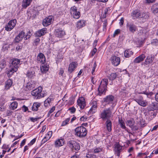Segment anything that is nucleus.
I'll use <instances>...</instances> for the list:
<instances>
[{
  "mask_svg": "<svg viewBox=\"0 0 158 158\" xmlns=\"http://www.w3.org/2000/svg\"><path fill=\"white\" fill-rule=\"evenodd\" d=\"M108 80L107 79L105 78L102 79L101 82L98 88V95H101L102 94H105L107 90V85L108 84Z\"/></svg>",
  "mask_w": 158,
  "mask_h": 158,
  "instance_id": "obj_2",
  "label": "nucleus"
},
{
  "mask_svg": "<svg viewBox=\"0 0 158 158\" xmlns=\"http://www.w3.org/2000/svg\"><path fill=\"white\" fill-rule=\"evenodd\" d=\"M54 34L55 36L59 38H62L65 34V31L61 28L56 29Z\"/></svg>",
  "mask_w": 158,
  "mask_h": 158,
  "instance_id": "obj_13",
  "label": "nucleus"
},
{
  "mask_svg": "<svg viewBox=\"0 0 158 158\" xmlns=\"http://www.w3.org/2000/svg\"><path fill=\"white\" fill-rule=\"evenodd\" d=\"M112 112L110 108L104 110L101 113V118L103 120L109 119L111 117Z\"/></svg>",
  "mask_w": 158,
  "mask_h": 158,
  "instance_id": "obj_4",
  "label": "nucleus"
},
{
  "mask_svg": "<svg viewBox=\"0 0 158 158\" xmlns=\"http://www.w3.org/2000/svg\"><path fill=\"white\" fill-rule=\"evenodd\" d=\"M52 134V131H50L48 132L47 134L46 135L45 137H46L47 139H49L51 138Z\"/></svg>",
  "mask_w": 158,
  "mask_h": 158,
  "instance_id": "obj_47",
  "label": "nucleus"
},
{
  "mask_svg": "<svg viewBox=\"0 0 158 158\" xmlns=\"http://www.w3.org/2000/svg\"><path fill=\"white\" fill-rule=\"evenodd\" d=\"M26 141V139H24L22 141L20 145V146L21 148L25 144Z\"/></svg>",
  "mask_w": 158,
  "mask_h": 158,
  "instance_id": "obj_59",
  "label": "nucleus"
},
{
  "mask_svg": "<svg viewBox=\"0 0 158 158\" xmlns=\"http://www.w3.org/2000/svg\"><path fill=\"white\" fill-rule=\"evenodd\" d=\"M36 139L34 138L32 139L30 142V143L29 144V145H33L35 142Z\"/></svg>",
  "mask_w": 158,
  "mask_h": 158,
  "instance_id": "obj_61",
  "label": "nucleus"
},
{
  "mask_svg": "<svg viewBox=\"0 0 158 158\" xmlns=\"http://www.w3.org/2000/svg\"><path fill=\"white\" fill-rule=\"evenodd\" d=\"M68 110L70 111V112L72 113H74L76 111V109L74 106H72L69 108L68 109Z\"/></svg>",
  "mask_w": 158,
  "mask_h": 158,
  "instance_id": "obj_49",
  "label": "nucleus"
},
{
  "mask_svg": "<svg viewBox=\"0 0 158 158\" xmlns=\"http://www.w3.org/2000/svg\"><path fill=\"white\" fill-rule=\"evenodd\" d=\"M70 12V14L75 19H78L81 16L80 12L77 10V7L75 6L71 7Z\"/></svg>",
  "mask_w": 158,
  "mask_h": 158,
  "instance_id": "obj_6",
  "label": "nucleus"
},
{
  "mask_svg": "<svg viewBox=\"0 0 158 158\" xmlns=\"http://www.w3.org/2000/svg\"><path fill=\"white\" fill-rule=\"evenodd\" d=\"M135 121L132 118H131L130 120H128L127 121L126 124L127 126L131 128H132L135 124Z\"/></svg>",
  "mask_w": 158,
  "mask_h": 158,
  "instance_id": "obj_34",
  "label": "nucleus"
},
{
  "mask_svg": "<svg viewBox=\"0 0 158 158\" xmlns=\"http://www.w3.org/2000/svg\"><path fill=\"white\" fill-rule=\"evenodd\" d=\"M42 88L41 86H39L33 90L31 92V94L36 99L41 98L46 95V93H44V91L42 92Z\"/></svg>",
  "mask_w": 158,
  "mask_h": 158,
  "instance_id": "obj_1",
  "label": "nucleus"
},
{
  "mask_svg": "<svg viewBox=\"0 0 158 158\" xmlns=\"http://www.w3.org/2000/svg\"><path fill=\"white\" fill-rule=\"evenodd\" d=\"M105 124H106V129L107 131L109 132L111 131L112 130V122L111 121H110L109 119H107L106 122Z\"/></svg>",
  "mask_w": 158,
  "mask_h": 158,
  "instance_id": "obj_28",
  "label": "nucleus"
},
{
  "mask_svg": "<svg viewBox=\"0 0 158 158\" xmlns=\"http://www.w3.org/2000/svg\"><path fill=\"white\" fill-rule=\"evenodd\" d=\"M49 140L48 139H47L46 137L45 136L41 141V144H42L44 143Z\"/></svg>",
  "mask_w": 158,
  "mask_h": 158,
  "instance_id": "obj_53",
  "label": "nucleus"
},
{
  "mask_svg": "<svg viewBox=\"0 0 158 158\" xmlns=\"http://www.w3.org/2000/svg\"><path fill=\"white\" fill-rule=\"evenodd\" d=\"M64 70L62 68H60V70L59 73V74L61 76H62L63 73H64Z\"/></svg>",
  "mask_w": 158,
  "mask_h": 158,
  "instance_id": "obj_63",
  "label": "nucleus"
},
{
  "mask_svg": "<svg viewBox=\"0 0 158 158\" xmlns=\"http://www.w3.org/2000/svg\"><path fill=\"white\" fill-rule=\"evenodd\" d=\"M117 74L115 73H111L108 76L109 79L111 81L114 80L117 77Z\"/></svg>",
  "mask_w": 158,
  "mask_h": 158,
  "instance_id": "obj_43",
  "label": "nucleus"
},
{
  "mask_svg": "<svg viewBox=\"0 0 158 158\" xmlns=\"http://www.w3.org/2000/svg\"><path fill=\"white\" fill-rule=\"evenodd\" d=\"M86 24V21L82 19L81 20L77 22L76 27L80 29L85 26Z\"/></svg>",
  "mask_w": 158,
  "mask_h": 158,
  "instance_id": "obj_23",
  "label": "nucleus"
},
{
  "mask_svg": "<svg viewBox=\"0 0 158 158\" xmlns=\"http://www.w3.org/2000/svg\"><path fill=\"white\" fill-rule=\"evenodd\" d=\"M37 60L38 63L44 64L45 62V58L43 54L40 53L37 56Z\"/></svg>",
  "mask_w": 158,
  "mask_h": 158,
  "instance_id": "obj_19",
  "label": "nucleus"
},
{
  "mask_svg": "<svg viewBox=\"0 0 158 158\" xmlns=\"http://www.w3.org/2000/svg\"><path fill=\"white\" fill-rule=\"evenodd\" d=\"M122 148V146H120L119 144L117 143L115 145L114 150L117 154V156H119L120 152H121Z\"/></svg>",
  "mask_w": 158,
  "mask_h": 158,
  "instance_id": "obj_25",
  "label": "nucleus"
},
{
  "mask_svg": "<svg viewBox=\"0 0 158 158\" xmlns=\"http://www.w3.org/2000/svg\"><path fill=\"white\" fill-rule=\"evenodd\" d=\"M12 83V81L11 79H9L7 80L5 82V89L6 90L9 89L11 86Z\"/></svg>",
  "mask_w": 158,
  "mask_h": 158,
  "instance_id": "obj_33",
  "label": "nucleus"
},
{
  "mask_svg": "<svg viewBox=\"0 0 158 158\" xmlns=\"http://www.w3.org/2000/svg\"><path fill=\"white\" fill-rule=\"evenodd\" d=\"M110 60L112 64L115 66H118L120 62V58L114 56L111 57Z\"/></svg>",
  "mask_w": 158,
  "mask_h": 158,
  "instance_id": "obj_15",
  "label": "nucleus"
},
{
  "mask_svg": "<svg viewBox=\"0 0 158 158\" xmlns=\"http://www.w3.org/2000/svg\"><path fill=\"white\" fill-rule=\"evenodd\" d=\"M118 123L121 128L123 129H125L126 128L125 123L122 118H119Z\"/></svg>",
  "mask_w": 158,
  "mask_h": 158,
  "instance_id": "obj_41",
  "label": "nucleus"
},
{
  "mask_svg": "<svg viewBox=\"0 0 158 158\" xmlns=\"http://www.w3.org/2000/svg\"><path fill=\"white\" fill-rule=\"evenodd\" d=\"M68 146L72 149V150H79L80 149L79 144L74 141L71 140L69 142Z\"/></svg>",
  "mask_w": 158,
  "mask_h": 158,
  "instance_id": "obj_10",
  "label": "nucleus"
},
{
  "mask_svg": "<svg viewBox=\"0 0 158 158\" xmlns=\"http://www.w3.org/2000/svg\"><path fill=\"white\" fill-rule=\"evenodd\" d=\"M48 66V65L45 64L41 66L40 70L43 73H45L47 72L49 68V67Z\"/></svg>",
  "mask_w": 158,
  "mask_h": 158,
  "instance_id": "obj_42",
  "label": "nucleus"
},
{
  "mask_svg": "<svg viewBox=\"0 0 158 158\" xmlns=\"http://www.w3.org/2000/svg\"><path fill=\"white\" fill-rule=\"evenodd\" d=\"M97 51V49L96 48H94L93 51L91 52V54L92 56H94V55L96 53Z\"/></svg>",
  "mask_w": 158,
  "mask_h": 158,
  "instance_id": "obj_57",
  "label": "nucleus"
},
{
  "mask_svg": "<svg viewBox=\"0 0 158 158\" xmlns=\"http://www.w3.org/2000/svg\"><path fill=\"white\" fill-rule=\"evenodd\" d=\"M140 13L138 10H135L132 13V16L133 19H135L137 18H140Z\"/></svg>",
  "mask_w": 158,
  "mask_h": 158,
  "instance_id": "obj_30",
  "label": "nucleus"
},
{
  "mask_svg": "<svg viewBox=\"0 0 158 158\" xmlns=\"http://www.w3.org/2000/svg\"><path fill=\"white\" fill-rule=\"evenodd\" d=\"M32 0H23L22 4V6L25 8H26L29 6Z\"/></svg>",
  "mask_w": 158,
  "mask_h": 158,
  "instance_id": "obj_31",
  "label": "nucleus"
},
{
  "mask_svg": "<svg viewBox=\"0 0 158 158\" xmlns=\"http://www.w3.org/2000/svg\"><path fill=\"white\" fill-rule=\"evenodd\" d=\"M70 120V118H69L66 119L64 120L63 121L62 123L61 126H66L68 124V123Z\"/></svg>",
  "mask_w": 158,
  "mask_h": 158,
  "instance_id": "obj_44",
  "label": "nucleus"
},
{
  "mask_svg": "<svg viewBox=\"0 0 158 158\" xmlns=\"http://www.w3.org/2000/svg\"><path fill=\"white\" fill-rule=\"evenodd\" d=\"M151 11L155 15H158V3H156L152 6Z\"/></svg>",
  "mask_w": 158,
  "mask_h": 158,
  "instance_id": "obj_27",
  "label": "nucleus"
},
{
  "mask_svg": "<svg viewBox=\"0 0 158 158\" xmlns=\"http://www.w3.org/2000/svg\"><path fill=\"white\" fill-rule=\"evenodd\" d=\"M25 35V32L23 31L19 33V35L15 38V41L16 42L18 43L21 41Z\"/></svg>",
  "mask_w": 158,
  "mask_h": 158,
  "instance_id": "obj_22",
  "label": "nucleus"
},
{
  "mask_svg": "<svg viewBox=\"0 0 158 158\" xmlns=\"http://www.w3.org/2000/svg\"><path fill=\"white\" fill-rule=\"evenodd\" d=\"M46 125H44L43 127L42 128V129L40 131V133H43L45 130L46 128Z\"/></svg>",
  "mask_w": 158,
  "mask_h": 158,
  "instance_id": "obj_60",
  "label": "nucleus"
},
{
  "mask_svg": "<svg viewBox=\"0 0 158 158\" xmlns=\"http://www.w3.org/2000/svg\"><path fill=\"white\" fill-rule=\"evenodd\" d=\"M38 119V118H34L33 117H31V118H30V119L31 121V122H34L35 121H37Z\"/></svg>",
  "mask_w": 158,
  "mask_h": 158,
  "instance_id": "obj_62",
  "label": "nucleus"
},
{
  "mask_svg": "<svg viewBox=\"0 0 158 158\" xmlns=\"http://www.w3.org/2000/svg\"><path fill=\"white\" fill-rule=\"evenodd\" d=\"M86 157L87 158H94L95 157V156L94 155L87 154L86 155Z\"/></svg>",
  "mask_w": 158,
  "mask_h": 158,
  "instance_id": "obj_55",
  "label": "nucleus"
},
{
  "mask_svg": "<svg viewBox=\"0 0 158 158\" xmlns=\"http://www.w3.org/2000/svg\"><path fill=\"white\" fill-rule=\"evenodd\" d=\"M97 66V65L96 62H94V64L93 67V68L92 69V73L93 75L94 74V73L95 72V69L96 68Z\"/></svg>",
  "mask_w": 158,
  "mask_h": 158,
  "instance_id": "obj_51",
  "label": "nucleus"
},
{
  "mask_svg": "<svg viewBox=\"0 0 158 158\" xmlns=\"http://www.w3.org/2000/svg\"><path fill=\"white\" fill-rule=\"evenodd\" d=\"M18 105V104L16 102H13L10 104V109L14 110L17 108Z\"/></svg>",
  "mask_w": 158,
  "mask_h": 158,
  "instance_id": "obj_38",
  "label": "nucleus"
},
{
  "mask_svg": "<svg viewBox=\"0 0 158 158\" xmlns=\"http://www.w3.org/2000/svg\"><path fill=\"white\" fill-rule=\"evenodd\" d=\"M17 70L18 69L16 68L12 67L11 66H10V69L7 73L8 76L9 77H10L14 73L16 72Z\"/></svg>",
  "mask_w": 158,
  "mask_h": 158,
  "instance_id": "obj_32",
  "label": "nucleus"
},
{
  "mask_svg": "<svg viewBox=\"0 0 158 158\" xmlns=\"http://www.w3.org/2000/svg\"><path fill=\"white\" fill-rule=\"evenodd\" d=\"M91 107L88 113L89 114H92L95 113L98 107L97 102L95 100H92L91 102Z\"/></svg>",
  "mask_w": 158,
  "mask_h": 158,
  "instance_id": "obj_7",
  "label": "nucleus"
},
{
  "mask_svg": "<svg viewBox=\"0 0 158 158\" xmlns=\"http://www.w3.org/2000/svg\"><path fill=\"white\" fill-rule=\"evenodd\" d=\"M20 60L18 59L15 58L11 60V64L10 66L12 67H14L18 69L19 66L20 65Z\"/></svg>",
  "mask_w": 158,
  "mask_h": 158,
  "instance_id": "obj_17",
  "label": "nucleus"
},
{
  "mask_svg": "<svg viewBox=\"0 0 158 158\" xmlns=\"http://www.w3.org/2000/svg\"><path fill=\"white\" fill-rule=\"evenodd\" d=\"M46 33L47 28L44 27L39 30L36 32L35 35L36 36L40 37L44 35Z\"/></svg>",
  "mask_w": 158,
  "mask_h": 158,
  "instance_id": "obj_20",
  "label": "nucleus"
},
{
  "mask_svg": "<svg viewBox=\"0 0 158 158\" xmlns=\"http://www.w3.org/2000/svg\"><path fill=\"white\" fill-rule=\"evenodd\" d=\"M155 58V56L152 54L150 56H148L145 60L143 64L146 67L150 66V65L153 64V62Z\"/></svg>",
  "mask_w": 158,
  "mask_h": 158,
  "instance_id": "obj_5",
  "label": "nucleus"
},
{
  "mask_svg": "<svg viewBox=\"0 0 158 158\" xmlns=\"http://www.w3.org/2000/svg\"><path fill=\"white\" fill-rule=\"evenodd\" d=\"M40 41V39L39 38H37L35 39L34 41L33 44L35 46L38 45Z\"/></svg>",
  "mask_w": 158,
  "mask_h": 158,
  "instance_id": "obj_48",
  "label": "nucleus"
},
{
  "mask_svg": "<svg viewBox=\"0 0 158 158\" xmlns=\"http://www.w3.org/2000/svg\"><path fill=\"white\" fill-rule=\"evenodd\" d=\"M120 29H117L116 30L113 35V37H115L116 35L120 33Z\"/></svg>",
  "mask_w": 158,
  "mask_h": 158,
  "instance_id": "obj_52",
  "label": "nucleus"
},
{
  "mask_svg": "<svg viewBox=\"0 0 158 158\" xmlns=\"http://www.w3.org/2000/svg\"><path fill=\"white\" fill-rule=\"evenodd\" d=\"M124 22V19L123 17L122 18L119 22V24L120 26H122L123 25Z\"/></svg>",
  "mask_w": 158,
  "mask_h": 158,
  "instance_id": "obj_58",
  "label": "nucleus"
},
{
  "mask_svg": "<svg viewBox=\"0 0 158 158\" xmlns=\"http://www.w3.org/2000/svg\"><path fill=\"white\" fill-rule=\"evenodd\" d=\"M127 27L129 29V31L132 33H134L136 29V26L132 23H127Z\"/></svg>",
  "mask_w": 158,
  "mask_h": 158,
  "instance_id": "obj_18",
  "label": "nucleus"
},
{
  "mask_svg": "<svg viewBox=\"0 0 158 158\" xmlns=\"http://www.w3.org/2000/svg\"><path fill=\"white\" fill-rule=\"evenodd\" d=\"M114 97L112 95H109L107 96L105 98L103 99L104 102H106L108 103H112L113 101Z\"/></svg>",
  "mask_w": 158,
  "mask_h": 158,
  "instance_id": "obj_26",
  "label": "nucleus"
},
{
  "mask_svg": "<svg viewBox=\"0 0 158 158\" xmlns=\"http://www.w3.org/2000/svg\"><path fill=\"white\" fill-rule=\"evenodd\" d=\"M77 62H72L70 63L69 66L68 72L70 74L72 73L77 68Z\"/></svg>",
  "mask_w": 158,
  "mask_h": 158,
  "instance_id": "obj_16",
  "label": "nucleus"
},
{
  "mask_svg": "<svg viewBox=\"0 0 158 158\" xmlns=\"http://www.w3.org/2000/svg\"><path fill=\"white\" fill-rule=\"evenodd\" d=\"M40 103L36 102L34 103L32 107V110L34 111H36L38 109V108L40 106Z\"/></svg>",
  "mask_w": 158,
  "mask_h": 158,
  "instance_id": "obj_35",
  "label": "nucleus"
},
{
  "mask_svg": "<svg viewBox=\"0 0 158 158\" xmlns=\"http://www.w3.org/2000/svg\"><path fill=\"white\" fill-rule=\"evenodd\" d=\"M6 62L5 60H2L0 61V68L3 69L6 66Z\"/></svg>",
  "mask_w": 158,
  "mask_h": 158,
  "instance_id": "obj_45",
  "label": "nucleus"
},
{
  "mask_svg": "<svg viewBox=\"0 0 158 158\" xmlns=\"http://www.w3.org/2000/svg\"><path fill=\"white\" fill-rule=\"evenodd\" d=\"M13 112L10 110H7L6 111V114L7 116H10L12 114Z\"/></svg>",
  "mask_w": 158,
  "mask_h": 158,
  "instance_id": "obj_54",
  "label": "nucleus"
},
{
  "mask_svg": "<svg viewBox=\"0 0 158 158\" xmlns=\"http://www.w3.org/2000/svg\"><path fill=\"white\" fill-rule=\"evenodd\" d=\"M64 139H58L55 142V145L56 147H60L64 145Z\"/></svg>",
  "mask_w": 158,
  "mask_h": 158,
  "instance_id": "obj_29",
  "label": "nucleus"
},
{
  "mask_svg": "<svg viewBox=\"0 0 158 158\" xmlns=\"http://www.w3.org/2000/svg\"><path fill=\"white\" fill-rule=\"evenodd\" d=\"M76 136L79 138H82L85 136L87 134L86 129L83 126L78 127L75 130Z\"/></svg>",
  "mask_w": 158,
  "mask_h": 158,
  "instance_id": "obj_3",
  "label": "nucleus"
},
{
  "mask_svg": "<svg viewBox=\"0 0 158 158\" xmlns=\"http://www.w3.org/2000/svg\"><path fill=\"white\" fill-rule=\"evenodd\" d=\"M55 109V106L52 107L51 109L50 110L49 112V114H51L53 112Z\"/></svg>",
  "mask_w": 158,
  "mask_h": 158,
  "instance_id": "obj_64",
  "label": "nucleus"
},
{
  "mask_svg": "<svg viewBox=\"0 0 158 158\" xmlns=\"http://www.w3.org/2000/svg\"><path fill=\"white\" fill-rule=\"evenodd\" d=\"M16 23L17 21L15 19L10 20L6 25L5 27V29L7 31H10L15 27Z\"/></svg>",
  "mask_w": 158,
  "mask_h": 158,
  "instance_id": "obj_8",
  "label": "nucleus"
},
{
  "mask_svg": "<svg viewBox=\"0 0 158 158\" xmlns=\"http://www.w3.org/2000/svg\"><path fill=\"white\" fill-rule=\"evenodd\" d=\"M102 150V148L98 147L95 148L94 151V153H98L101 152Z\"/></svg>",
  "mask_w": 158,
  "mask_h": 158,
  "instance_id": "obj_46",
  "label": "nucleus"
},
{
  "mask_svg": "<svg viewBox=\"0 0 158 158\" xmlns=\"http://www.w3.org/2000/svg\"><path fill=\"white\" fill-rule=\"evenodd\" d=\"M54 98L52 96H50L44 102V105L45 107H48L50 106L52 101H53Z\"/></svg>",
  "mask_w": 158,
  "mask_h": 158,
  "instance_id": "obj_24",
  "label": "nucleus"
},
{
  "mask_svg": "<svg viewBox=\"0 0 158 158\" xmlns=\"http://www.w3.org/2000/svg\"><path fill=\"white\" fill-rule=\"evenodd\" d=\"M35 72L34 71L31 69L28 71L27 73V76L29 78H32L35 76Z\"/></svg>",
  "mask_w": 158,
  "mask_h": 158,
  "instance_id": "obj_39",
  "label": "nucleus"
},
{
  "mask_svg": "<svg viewBox=\"0 0 158 158\" xmlns=\"http://www.w3.org/2000/svg\"><path fill=\"white\" fill-rule=\"evenodd\" d=\"M149 17V14L148 12H143L141 14L140 18H142L143 19H148Z\"/></svg>",
  "mask_w": 158,
  "mask_h": 158,
  "instance_id": "obj_37",
  "label": "nucleus"
},
{
  "mask_svg": "<svg viewBox=\"0 0 158 158\" xmlns=\"http://www.w3.org/2000/svg\"><path fill=\"white\" fill-rule=\"evenodd\" d=\"M146 56L144 54H142L139 56L136 57L134 60V62L136 63H139L140 62L143 61Z\"/></svg>",
  "mask_w": 158,
  "mask_h": 158,
  "instance_id": "obj_21",
  "label": "nucleus"
},
{
  "mask_svg": "<svg viewBox=\"0 0 158 158\" xmlns=\"http://www.w3.org/2000/svg\"><path fill=\"white\" fill-rule=\"evenodd\" d=\"M150 107L152 108V110H158V103L156 102H152L150 105Z\"/></svg>",
  "mask_w": 158,
  "mask_h": 158,
  "instance_id": "obj_40",
  "label": "nucleus"
},
{
  "mask_svg": "<svg viewBox=\"0 0 158 158\" xmlns=\"http://www.w3.org/2000/svg\"><path fill=\"white\" fill-rule=\"evenodd\" d=\"M134 101L136 102L139 105L143 107H145L148 104V103L143 100V97L140 95L135 97L134 99Z\"/></svg>",
  "mask_w": 158,
  "mask_h": 158,
  "instance_id": "obj_9",
  "label": "nucleus"
},
{
  "mask_svg": "<svg viewBox=\"0 0 158 158\" xmlns=\"http://www.w3.org/2000/svg\"><path fill=\"white\" fill-rule=\"evenodd\" d=\"M107 25V21L106 20H105L104 21L103 23V31H104L105 30H106V27Z\"/></svg>",
  "mask_w": 158,
  "mask_h": 158,
  "instance_id": "obj_50",
  "label": "nucleus"
},
{
  "mask_svg": "<svg viewBox=\"0 0 158 158\" xmlns=\"http://www.w3.org/2000/svg\"><path fill=\"white\" fill-rule=\"evenodd\" d=\"M133 52L130 49L126 50L124 53V56L127 58H129L132 55Z\"/></svg>",
  "mask_w": 158,
  "mask_h": 158,
  "instance_id": "obj_36",
  "label": "nucleus"
},
{
  "mask_svg": "<svg viewBox=\"0 0 158 158\" xmlns=\"http://www.w3.org/2000/svg\"><path fill=\"white\" fill-rule=\"evenodd\" d=\"M35 85L36 83L34 81H30L27 83L25 89L26 91L32 89L35 87Z\"/></svg>",
  "mask_w": 158,
  "mask_h": 158,
  "instance_id": "obj_14",
  "label": "nucleus"
},
{
  "mask_svg": "<svg viewBox=\"0 0 158 158\" xmlns=\"http://www.w3.org/2000/svg\"><path fill=\"white\" fill-rule=\"evenodd\" d=\"M53 19V17L52 16H49L46 17L43 21L42 24L44 27H47L50 25Z\"/></svg>",
  "mask_w": 158,
  "mask_h": 158,
  "instance_id": "obj_12",
  "label": "nucleus"
},
{
  "mask_svg": "<svg viewBox=\"0 0 158 158\" xmlns=\"http://www.w3.org/2000/svg\"><path fill=\"white\" fill-rule=\"evenodd\" d=\"M87 118L86 117L83 116L80 118V120L81 121H85Z\"/></svg>",
  "mask_w": 158,
  "mask_h": 158,
  "instance_id": "obj_56",
  "label": "nucleus"
},
{
  "mask_svg": "<svg viewBox=\"0 0 158 158\" xmlns=\"http://www.w3.org/2000/svg\"><path fill=\"white\" fill-rule=\"evenodd\" d=\"M77 105L81 109H84L86 106V103L84 98L80 97L78 98L77 101Z\"/></svg>",
  "mask_w": 158,
  "mask_h": 158,
  "instance_id": "obj_11",
  "label": "nucleus"
}]
</instances>
